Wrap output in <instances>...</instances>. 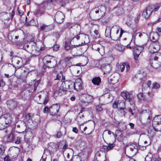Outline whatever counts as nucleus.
<instances>
[{"instance_id": "f257e3e1", "label": "nucleus", "mask_w": 161, "mask_h": 161, "mask_svg": "<svg viewBox=\"0 0 161 161\" xmlns=\"http://www.w3.org/2000/svg\"><path fill=\"white\" fill-rule=\"evenodd\" d=\"M106 12V7L103 5L100 6L91 11L89 14L90 17L92 20H96L103 16Z\"/></svg>"}, {"instance_id": "f03ea898", "label": "nucleus", "mask_w": 161, "mask_h": 161, "mask_svg": "<svg viewBox=\"0 0 161 161\" xmlns=\"http://www.w3.org/2000/svg\"><path fill=\"white\" fill-rule=\"evenodd\" d=\"M43 62L46 66L50 68H54L57 64L56 58L50 55L44 57L43 59Z\"/></svg>"}, {"instance_id": "7ed1b4c3", "label": "nucleus", "mask_w": 161, "mask_h": 161, "mask_svg": "<svg viewBox=\"0 0 161 161\" xmlns=\"http://www.w3.org/2000/svg\"><path fill=\"white\" fill-rule=\"evenodd\" d=\"M11 120L9 114H5L0 117V130L3 129L11 123Z\"/></svg>"}, {"instance_id": "20e7f679", "label": "nucleus", "mask_w": 161, "mask_h": 161, "mask_svg": "<svg viewBox=\"0 0 161 161\" xmlns=\"http://www.w3.org/2000/svg\"><path fill=\"white\" fill-rule=\"evenodd\" d=\"M152 119L151 112L149 110H143L141 114L140 121L142 124H146L150 122Z\"/></svg>"}, {"instance_id": "39448f33", "label": "nucleus", "mask_w": 161, "mask_h": 161, "mask_svg": "<svg viewBox=\"0 0 161 161\" xmlns=\"http://www.w3.org/2000/svg\"><path fill=\"white\" fill-rule=\"evenodd\" d=\"M27 127V125L25 121H19L15 124L14 130L17 132L21 133L25 130Z\"/></svg>"}, {"instance_id": "423d86ee", "label": "nucleus", "mask_w": 161, "mask_h": 161, "mask_svg": "<svg viewBox=\"0 0 161 161\" xmlns=\"http://www.w3.org/2000/svg\"><path fill=\"white\" fill-rule=\"evenodd\" d=\"M152 125L154 129L157 131H161V115L155 116L153 120Z\"/></svg>"}, {"instance_id": "0eeeda50", "label": "nucleus", "mask_w": 161, "mask_h": 161, "mask_svg": "<svg viewBox=\"0 0 161 161\" xmlns=\"http://www.w3.org/2000/svg\"><path fill=\"white\" fill-rule=\"evenodd\" d=\"M79 99L81 103L86 104L92 102L93 100V98L92 96L87 94L80 95Z\"/></svg>"}, {"instance_id": "6e6552de", "label": "nucleus", "mask_w": 161, "mask_h": 161, "mask_svg": "<svg viewBox=\"0 0 161 161\" xmlns=\"http://www.w3.org/2000/svg\"><path fill=\"white\" fill-rule=\"evenodd\" d=\"M105 59H101L99 62V64L101 65V68L104 71V73H109L112 70V67L110 64L104 63L101 64L103 63L105 61Z\"/></svg>"}, {"instance_id": "1a4fd4ad", "label": "nucleus", "mask_w": 161, "mask_h": 161, "mask_svg": "<svg viewBox=\"0 0 161 161\" xmlns=\"http://www.w3.org/2000/svg\"><path fill=\"white\" fill-rule=\"evenodd\" d=\"M66 91L71 92L74 90V82L71 80H66L62 84Z\"/></svg>"}, {"instance_id": "9d476101", "label": "nucleus", "mask_w": 161, "mask_h": 161, "mask_svg": "<svg viewBox=\"0 0 161 161\" xmlns=\"http://www.w3.org/2000/svg\"><path fill=\"white\" fill-rule=\"evenodd\" d=\"M151 66L153 68L157 69L161 66V56H156L152 59L150 61Z\"/></svg>"}, {"instance_id": "9b49d317", "label": "nucleus", "mask_w": 161, "mask_h": 161, "mask_svg": "<svg viewBox=\"0 0 161 161\" xmlns=\"http://www.w3.org/2000/svg\"><path fill=\"white\" fill-rule=\"evenodd\" d=\"M78 65V64L76 65H72L70 67L72 73L75 76H79L82 73L81 68Z\"/></svg>"}, {"instance_id": "f8f14e48", "label": "nucleus", "mask_w": 161, "mask_h": 161, "mask_svg": "<svg viewBox=\"0 0 161 161\" xmlns=\"http://www.w3.org/2000/svg\"><path fill=\"white\" fill-rule=\"evenodd\" d=\"M20 149L19 148L13 147H10L8 151V154L12 158H15L19 154Z\"/></svg>"}, {"instance_id": "ddd939ff", "label": "nucleus", "mask_w": 161, "mask_h": 161, "mask_svg": "<svg viewBox=\"0 0 161 161\" xmlns=\"http://www.w3.org/2000/svg\"><path fill=\"white\" fill-rule=\"evenodd\" d=\"M60 108L59 104L56 103L52 105L49 108V112L51 115H56Z\"/></svg>"}, {"instance_id": "4468645a", "label": "nucleus", "mask_w": 161, "mask_h": 161, "mask_svg": "<svg viewBox=\"0 0 161 161\" xmlns=\"http://www.w3.org/2000/svg\"><path fill=\"white\" fill-rule=\"evenodd\" d=\"M34 38L31 39V42H33L34 45H31V47L30 48L29 50L31 53L34 55L37 56L40 54L39 49L37 47L36 44L34 42Z\"/></svg>"}, {"instance_id": "2eb2a0df", "label": "nucleus", "mask_w": 161, "mask_h": 161, "mask_svg": "<svg viewBox=\"0 0 161 161\" xmlns=\"http://www.w3.org/2000/svg\"><path fill=\"white\" fill-rule=\"evenodd\" d=\"M14 13L15 12L14 10L12 11L11 15L5 12H2L0 13V18L3 20H7L8 21L10 19L11 17V19H12L14 15Z\"/></svg>"}, {"instance_id": "dca6fc26", "label": "nucleus", "mask_w": 161, "mask_h": 161, "mask_svg": "<svg viewBox=\"0 0 161 161\" xmlns=\"http://www.w3.org/2000/svg\"><path fill=\"white\" fill-rule=\"evenodd\" d=\"M34 116V114L31 113H27L25 114V120L27 121L26 124L27 127L28 128H31L32 126L33 125V122L32 120V119Z\"/></svg>"}, {"instance_id": "f3484780", "label": "nucleus", "mask_w": 161, "mask_h": 161, "mask_svg": "<svg viewBox=\"0 0 161 161\" xmlns=\"http://www.w3.org/2000/svg\"><path fill=\"white\" fill-rule=\"evenodd\" d=\"M92 49L99 52L101 55L103 54L104 53V47L99 43L93 44L92 46Z\"/></svg>"}, {"instance_id": "a211bd4d", "label": "nucleus", "mask_w": 161, "mask_h": 161, "mask_svg": "<svg viewBox=\"0 0 161 161\" xmlns=\"http://www.w3.org/2000/svg\"><path fill=\"white\" fill-rule=\"evenodd\" d=\"M64 18V16L60 11H58L55 15V19L58 23H62Z\"/></svg>"}, {"instance_id": "6ab92c4d", "label": "nucleus", "mask_w": 161, "mask_h": 161, "mask_svg": "<svg viewBox=\"0 0 161 161\" xmlns=\"http://www.w3.org/2000/svg\"><path fill=\"white\" fill-rule=\"evenodd\" d=\"M153 11V9L150 6L147 7L143 11L142 14V16L146 19H148Z\"/></svg>"}, {"instance_id": "aec40b11", "label": "nucleus", "mask_w": 161, "mask_h": 161, "mask_svg": "<svg viewBox=\"0 0 161 161\" xmlns=\"http://www.w3.org/2000/svg\"><path fill=\"white\" fill-rule=\"evenodd\" d=\"M160 49V46L158 42L151 43L149 48V51L152 53L157 52Z\"/></svg>"}, {"instance_id": "412c9836", "label": "nucleus", "mask_w": 161, "mask_h": 161, "mask_svg": "<svg viewBox=\"0 0 161 161\" xmlns=\"http://www.w3.org/2000/svg\"><path fill=\"white\" fill-rule=\"evenodd\" d=\"M101 153L102 152H97L96 153L94 161H105L107 160L106 154H105L104 155L101 156Z\"/></svg>"}, {"instance_id": "4be33fe9", "label": "nucleus", "mask_w": 161, "mask_h": 161, "mask_svg": "<svg viewBox=\"0 0 161 161\" xmlns=\"http://www.w3.org/2000/svg\"><path fill=\"white\" fill-rule=\"evenodd\" d=\"M83 88V84L80 78L77 79L74 83V90L77 91L80 90Z\"/></svg>"}, {"instance_id": "5701e85b", "label": "nucleus", "mask_w": 161, "mask_h": 161, "mask_svg": "<svg viewBox=\"0 0 161 161\" xmlns=\"http://www.w3.org/2000/svg\"><path fill=\"white\" fill-rule=\"evenodd\" d=\"M150 36L151 41L153 43L157 42L159 37V35L158 33L156 32H151L150 34Z\"/></svg>"}, {"instance_id": "b1692460", "label": "nucleus", "mask_w": 161, "mask_h": 161, "mask_svg": "<svg viewBox=\"0 0 161 161\" xmlns=\"http://www.w3.org/2000/svg\"><path fill=\"white\" fill-rule=\"evenodd\" d=\"M66 92V91L65 90L64 87H63V85H61L59 88H58L54 92V95L56 96H61L65 94V92Z\"/></svg>"}, {"instance_id": "393cba45", "label": "nucleus", "mask_w": 161, "mask_h": 161, "mask_svg": "<svg viewBox=\"0 0 161 161\" xmlns=\"http://www.w3.org/2000/svg\"><path fill=\"white\" fill-rule=\"evenodd\" d=\"M14 139L13 134L11 133L3 137V141L5 142H12Z\"/></svg>"}, {"instance_id": "a878e982", "label": "nucleus", "mask_w": 161, "mask_h": 161, "mask_svg": "<svg viewBox=\"0 0 161 161\" xmlns=\"http://www.w3.org/2000/svg\"><path fill=\"white\" fill-rule=\"evenodd\" d=\"M123 32L124 31L122 28L120 29V32L119 34V30L118 29L117 30L116 32L115 33L113 34V36L112 37H113V40H118L119 38L121 36Z\"/></svg>"}, {"instance_id": "bb28decb", "label": "nucleus", "mask_w": 161, "mask_h": 161, "mask_svg": "<svg viewBox=\"0 0 161 161\" xmlns=\"http://www.w3.org/2000/svg\"><path fill=\"white\" fill-rule=\"evenodd\" d=\"M7 105L8 108L11 110L14 109L17 106L16 102L12 100H9L7 102Z\"/></svg>"}, {"instance_id": "cd10ccee", "label": "nucleus", "mask_w": 161, "mask_h": 161, "mask_svg": "<svg viewBox=\"0 0 161 161\" xmlns=\"http://www.w3.org/2000/svg\"><path fill=\"white\" fill-rule=\"evenodd\" d=\"M115 14L117 15H120L123 14L124 13V10L123 8L120 6H117L114 8Z\"/></svg>"}, {"instance_id": "c85d7f7f", "label": "nucleus", "mask_w": 161, "mask_h": 161, "mask_svg": "<svg viewBox=\"0 0 161 161\" xmlns=\"http://www.w3.org/2000/svg\"><path fill=\"white\" fill-rule=\"evenodd\" d=\"M72 151H70V152L65 153H64L65 161H72L73 157L72 154Z\"/></svg>"}, {"instance_id": "c756f323", "label": "nucleus", "mask_w": 161, "mask_h": 161, "mask_svg": "<svg viewBox=\"0 0 161 161\" xmlns=\"http://www.w3.org/2000/svg\"><path fill=\"white\" fill-rule=\"evenodd\" d=\"M115 146V145L113 143H109L108 145H103L102 149L103 150V151L105 152H107L109 150L112 149L113 147Z\"/></svg>"}, {"instance_id": "7c9ffc66", "label": "nucleus", "mask_w": 161, "mask_h": 161, "mask_svg": "<svg viewBox=\"0 0 161 161\" xmlns=\"http://www.w3.org/2000/svg\"><path fill=\"white\" fill-rule=\"evenodd\" d=\"M121 95L124 99L127 100L129 102H130L131 100L130 98V93L126 91H124L122 92L121 93Z\"/></svg>"}, {"instance_id": "2f4dec72", "label": "nucleus", "mask_w": 161, "mask_h": 161, "mask_svg": "<svg viewBox=\"0 0 161 161\" xmlns=\"http://www.w3.org/2000/svg\"><path fill=\"white\" fill-rule=\"evenodd\" d=\"M25 25L26 26H28L29 25L34 26L36 27H38L39 26V24L37 20L34 19H32L29 22L26 23Z\"/></svg>"}, {"instance_id": "473e14b6", "label": "nucleus", "mask_w": 161, "mask_h": 161, "mask_svg": "<svg viewBox=\"0 0 161 161\" xmlns=\"http://www.w3.org/2000/svg\"><path fill=\"white\" fill-rule=\"evenodd\" d=\"M113 27L106 26L105 31V36L106 37H112L111 36V31Z\"/></svg>"}, {"instance_id": "72a5a7b5", "label": "nucleus", "mask_w": 161, "mask_h": 161, "mask_svg": "<svg viewBox=\"0 0 161 161\" xmlns=\"http://www.w3.org/2000/svg\"><path fill=\"white\" fill-rule=\"evenodd\" d=\"M19 36L14 35H12L9 34L8 35V39L13 43H16L18 41V39Z\"/></svg>"}, {"instance_id": "f704fd0d", "label": "nucleus", "mask_w": 161, "mask_h": 161, "mask_svg": "<svg viewBox=\"0 0 161 161\" xmlns=\"http://www.w3.org/2000/svg\"><path fill=\"white\" fill-rule=\"evenodd\" d=\"M28 94V92L24 90L19 93L18 96L20 98L26 99L27 97Z\"/></svg>"}, {"instance_id": "c9c22d12", "label": "nucleus", "mask_w": 161, "mask_h": 161, "mask_svg": "<svg viewBox=\"0 0 161 161\" xmlns=\"http://www.w3.org/2000/svg\"><path fill=\"white\" fill-rule=\"evenodd\" d=\"M92 81L94 85L98 86L101 82V79L99 77H96L92 78Z\"/></svg>"}, {"instance_id": "e433bc0d", "label": "nucleus", "mask_w": 161, "mask_h": 161, "mask_svg": "<svg viewBox=\"0 0 161 161\" xmlns=\"http://www.w3.org/2000/svg\"><path fill=\"white\" fill-rule=\"evenodd\" d=\"M120 105L122 106L123 107H125V103L123 101L120 102L119 101H118L114 102L113 106L114 108H117L118 106L120 107Z\"/></svg>"}, {"instance_id": "4c0bfd02", "label": "nucleus", "mask_w": 161, "mask_h": 161, "mask_svg": "<svg viewBox=\"0 0 161 161\" xmlns=\"http://www.w3.org/2000/svg\"><path fill=\"white\" fill-rule=\"evenodd\" d=\"M45 11L43 10H41L40 8L36 9L34 12V14L37 16H41L42 14H44Z\"/></svg>"}, {"instance_id": "58836bf2", "label": "nucleus", "mask_w": 161, "mask_h": 161, "mask_svg": "<svg viewBox=\"0 0 161 161\" xmlns=\"http://www.w3.org/2000/svg\"><path fill=\"white\" fill-rule=\"evenodd\" d=\"M152 158V154L151 153H148L145 158V161H158L156 159H153Z\"/></svg>"}, {"instance_id": "ea45409f", "label": "nucleus", "mask_w": 161, "mask_h": 161, "mask_svg": "<svg viewBox=\"0 0 161 161\" xmlns=\"http://www.w3.org/2000/svg\"><path fill=\"white\" fill-rule=\"evenodd\" d=\"M27 72H26L24 70L23 72L21 73V75L19 76L18 78L20 79H22L23 82H25V78L27 76Z\"/></svg>"}, {"instance_id": "a19ab883", "label": "nucleus", "mask_w": 161, "mask_h": 161, "mask_svg": "<svg viewBox=\"0 0 161 161\" xmlns=\"http://www.w3.org/2000/svg\"><path fill=\"white\" fill-rule=\"evenodd\" d=\"M74 28L76 27L77 29V30H76V34H77V35L75 37H74V38H73V39H74L75 38H76L77 40H78L79 39L80 36L77 34L78 33H79L80 32V27L79 25H76L75 26H74Z\"/></svg>"}, {"instance_id": "79ce46f5", "label": "nucleus", "mask_w": 161, "mask_h": 161, "mask_svg": "<svg viewBox=\"0 0 161 161\" xmlns=\"http://www.w3.org/2000/svg\"><path fill=\"white\" fill-rule=\"evenodd\" d=\"M140 47L142 48V49L141 51V53L144 48V47L143 45L141 46L136 45V46L134 47L133 48L134 53H136L137 52H139V48Z\"/></svg>"}, {"instance_id": "37998d69", "label": "nucleus", "mask_w": 161, "mask_h": 161, "mask_svg": "<svg viewBox=\"0 0 161 161\" xmlns=\"http://www.w3.org/2000/svg\"><path fill=\"white\" fill-rule=\"evenodd\" d=\"M33 138V135L32 132L31 131L26 132L25 135V138L31 139Z\"/></svg>"}, {"instance_id": "c03bdc74", "label": "nucleus", "mask_w": 161, "mask_h": 161, "mask_svg": "<svg viewBox=\"0 0 161 161\" xmlns=\"http://www.w3.org/2000/svg\"><path fill=\"white\" fill-rule=\"evenodd\" d=\"M139 52H137L136 53H134V58L136 60H138V57H139V55L141 54V51L142 49V48H139Z\"/></svg>"}, {"instance_id": "a18cd8bd", "label": "nucleus", "mask_w": 161, "mask_h": 161, "mask_svg": "<svg viewBox=\"0 0 161 161\" xmlns=\"http://www.w3.org/2000/svg\"><path fill=\"white\" fill-rule=\"evenodd\" d=\"M118 112L120 114L121 116H125V115L126 112L124 108L123 107H120L118 110Z\"/></svg>"}, {"instance_id": "49530a36", "label": "nucleus", "mask_w": 161, "mask_h": 161, "mask_svg": "<svg viewBox=\"0 0 161 161\" xmlns=\"http://www.w3.org/2000/svg\"><path fill=\"white\" fill-rule=\"evenodd\" d=\"M112 134L114 136V137L116 138L118 136L122 135L121 132L120 130H117L115 131V134L112 132Z\"/></svg>"}, {"instance_id": "de8ad7c7", "label": "nucleus", "mask_w": 161, "mask_h": 161, "mask_svg": "<svg viewBox=\"0 0 161 161\" xmlns=\"http://www.w3.org/2000/svg\"><path fill=\"white\" fill-rule=\"evenodd\" d=\"M16 63L17 65H19L20 66H21L22 65V61H23L22 59L19 57H17L15 59Z\"/></svg>"}, {"instance_id": "09e8293b", "label": "nucleus", "mask_w": 161, "mask_h": 161, "mask_svg": "<svg viewBox=\"0 0 161 161\" xmlns=\"http://www.w3.org/2000/svg\"><path fill=\"white\" fill-rule=\"evenodd\" d=\"M139 37L140 38H144L148 36L147 34L144 32H139Z\"/></svg>"}, {"instance_id": "8fccbe9b", "label": "nucleus", "mask_w": 161, "mask_h": 161, "mask_svg": "<svg viewBox=\"0 0 161 161\" xmlns=\"http://www.w3.org/2000/svg\"><path fill=\"white\" fill-rule=\"evenodd\" d=\"M44 94L42 93V95L40 94L39 93H37L36 94L34 97V98L36 99H39L40 100V99L41 98V97H43Z\"/></svg>"}, {"instance_id": "3c124183", "label": "nucleus", "mask_w": 161, "mask_h": 161, "mask_svg": "<svg viewBox=\"0 0 161 161\" xmlns=\"http://www.w3.org/2000/svg\"><path fill=\"white\" fill-rule=\"evenodd\" d=\"M114 75H111L110 78V81H111L112 83L114 84L115 83H116L118 80V79L117 78H115L114 77V79H112V77H113Z\"/></svg>"}, {"instance_id": "603ef678", "label": "nucleus", "mask_w": 161, "mask_h": 161, "mask_svg": "<svg viewBox=\"0 0 161 161\" xmlns=\"http://www.w3.org/2000/svg\"><path fill=\"white\" fill-rule=\"evenodd\" d=\"M125 65H126V63H124L120 64V67L121 69V72H122L124 71L125 68Z\"/></svg>"}, {"instance_id": "864d4df0", "label": "nucleus", "mask_w": 161, "mask_h": 161, "mask_svg": "<svg viewBox=\"0 0 161 161\" xmlns=\"http://www.w3.org/2000/svg\"><path fill=\"white\" fill-rule=\"evenodd\" d=\"M138 97L141 100H144L145 98L144 95L142 93H140L137 95Z\"/></svg>"}, {"instance_id": "5fc2aeb1", "label": "nucleus", "mask_w": 161, "mask_h": 161, "mask_svg": "<svg viewBox=\"0 0 161 161\" xmlns=\"http://www.w3.org/2000/svg\"><path fill=\"white\" fill-rule=\"evenodd\" d=\"M5 152L4 147L3 145H0V155H3Z\"/></svg>"}, {"instance_id": "6e6d98bb", "label": "nucleus", "mask_w": 161, "mask_h": 161, "mask_svg": "<svg viewBox=\"0 0 161 161\" xmlns=\"http://www.w3.org/2000/svg\"><path fill=\"white\" fill-rule=\"evenodd\" d=\"M94 36L95 38H98L100 37V35L98 31L97 30H95L94 31Z\"/></svg>"}, {"instance_id": "4d7b16f0", "label": "nucleus", "mask_w": 161, "mask_h": 161, "mask_svg": "<svg viewBox=\"0 0 161 161\" xmlns=\"http://www.w3.org/2000/svg\"><path fill=\"white\" fill-rule=\"evenodd\" d=\"M64 48L66 50H68L71 48L70 44L67 42H65Z\"/></svg>"}, {"instance_id": "13d9d810", "label": "nucleus", "mask_w": 161, "mask_h": 161, "mask_svg": "<svg viewBox=\"0 0 161 161\" xmlns=\"http://www.w3.org/2000/svg\"><path fill=\"white\" fill-rule=\"evenodd\" d=\"M160 87V85L159 84L157 83H154L153 84L152 88L157 89Z\"/></svg>"}, {"instance_id": "bf43d9fd", "label": "nucleus", "mask_w": 161, "mask_h": 161, "mask_svg": "<svg viewBox=\"0 0 161 161\" xmlns=\"http://www.w3.org/2000/svg\"><path fill=\"white\" fill-rule=\"evenodd\" d=\"M43 100V101L42 102H39V103L43 104L44 105H46L48 102V99L46 97L44 98Z\"/></svg>"}, {"instance_id": "052dcab7", "label": "nucleus", "mask_w": 161, "mask_h": 161, "mask_svg": "<svg viewBox=\"0 0 161 161\" xmlns=\"http://www.w3.org/2000/svg\"><path fill=\"white\" fill-rule=\"evenodd\" d=\"M30 139H31L25 138V142L28 145V146L31 145V143L30 141Z\"/></svg>"}, {"instance_id": "680f3d73", "label": "nucleus", "mask_w": 161, "mask_h": 161, "mask_svg": "<svg viewBox=\"0 0 161 161\" xmlns=\"http://www.w3.org/2000/svg\"><path fill=\"white\" fill-rule=\"evenodd\" d=\"M59 46L58 44H55L53 46V51H57L59 49Z\"/></svg>"}, {"instance_id": "e2e57ef3", "label": "nucleus", "mask_w": 161, "mask_h": 161, "mask_svg": "<svg viewBox=\"0 0 161 161\" xmlns=\"http://www.w3.org/2000/svg\"><path fill=\"white\" fill-rule=\"evenodd\" d=\"M48 27V25H46L45 24H43L40 28L41 31L45 30Z\"/></svg>"}, {"instance_id": "0e129e2a", "label": "nucleus", "mask_w": 161, "mask_h": 161, "mask_svg": "<svg viewBox=\"0 0 161 161\" xmlns=\"http://www.w3.org/2000/svg\"><path fill=\"white\" fill-rule=\"evenodd\" d=\"M21 140V138L19 137H18L16 139V140L15 142V143L16 144H19L20 143Z\"/></svg>"}, {"instance_id": "69168bd1", "label": "nucleus", "mask_w": 161, "mask_h": 161, "mask_svg": "<svg viewBox=\"0 0 161 161\" xmlns=\"http://www.w3.org/2000/svg\"><path fill=\"white\" fill-rule=\"evenodd\" d=\"M62 136V134L60 131L57 132L56 134V137L57 138H59L61 137Z\"/></svg>"}, {"instance_id": "338daca9", "label": "nucleus", "mask_w": 161, "mask_h": 161, "mask_svg": "<svg viewBox=\"0 0 161 161\" xmlns=\"http://www.w3.org/2000/svg\"><path fill=\"white\" fill-rule=\"evenodd\" d=\"M77 50V49L75 47H73L71 48L70 50V52L71 54H75L74 53V51H76Z\"/></svg>"}, {"instance_id": "774afa93", "label": "nucleus", "mask_w": 161, "mask_h": 161, "mask_svg": "<svg viewBox=\"0 0 161 161\" xmlns=\"http://www.w3.org/2000/svg\"><path fill=\"white\" fill-rule=\"evenodd\" d=\"M93 130H94L93 129V128L90 129V128H88V130H89V131H88L86 133H84V134H85L89 135L90 134H91L93 131Z\"/></svg>"}]
</instances>
